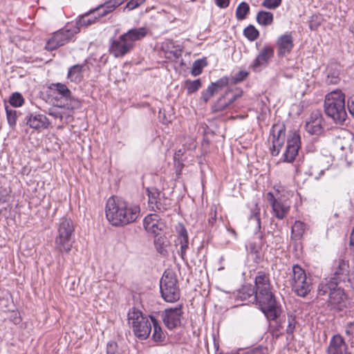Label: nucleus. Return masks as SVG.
I'll list each match as a JSON object with an SVG mask.
<instances>
[{"mask_svg": "<svg viewBox=\"0 0 354 354\" xmlns=\"http://www.w3.org/2000/svg\"><path fill=\"white\" fill-rule=\"evenodd\" d=\"M256 19L259 25L268 26L273 23L274 16L270 12L261 10L257 12Z\"/></svg>", "mask_w": 354, "mask_h": 354, "instance_id": "obj_27", "label": "nucleus"}, {"mask_svg": "<svg viewBox=\"0 0 354 354\" xmlns=\"http://www.w3.org/2000/svg\"><path fill=\"white\" fill-rule=\"evenodd\" d=\"M143 225L147 232L154 236L158 235L165 227V223L156 214L147 215L144 218Z\"/></svg>", "mask_w": 354, "mask_h": 354, "instance_id": "obj_19", "label": "nucleus"}, {"mask_svg": "<svg viewBox=\"0 0 354 354\" xmlns=\"http://www.w3.org/2000/svg\"><path fill=\"white\" fill-rule=\"evenodd\" d=\"M340 78L339 77V74L337 72H333L331 73H328L326 82L327 84H337L339 82Z\"/></svg>", "mask_w": 354, "mask_h": 354, "instance_id": "obj_51", "label": "nucleus"}, {"mask_svg": "<svg viewBox=\"0 0 354 354\" xmlns=\"http://www.w3.org/2000/svg\"><path fill=\"white\" fill-rule=\"evenodd\" d=\"M73 111H66L64 110H63V115H64V120L68 123L71 121H72L73 120Z\"/></svg>", "mask_w": 354, "mask_h": 354, "instance_id": "obj_59", "label": "nucleus"}, {"mask_svg": "<svg viewBox=\"0 0 354 354\" xmlns=\"http://www.w3.org/2000/svg\"><path fill=\"white\" fill-rule=\"evenodd\" d=\"M153 316L146 317L136 308H132L128 313V319L133 334L140 340H145L149 336L152 326L155 322Z\"/></svg>", "mask_w": 354, "mask_h": 354, "instance_id": "obj_6", "label": "nucleus"}, {"mask_svg": "<svg viewBox=\"0 0 354 354\" xmlns=\"http://www.w3.org/2000/svg\"><path fill=\"white\" fill-rule=\"evenodd\" d=\"M207 65L205 59L196 60L192 65L191 73L193 76H198L202 73L203 68Z\"/></svg>", "mask_w": 354, "mask_h": 354, "instance_id": "obj_37", "label": "nucleus"}, {"mask_svg": "<svg viewBox=\"0 0 354 354\" xmlns=\"http://www.w3.org/2000/svg\"><path fill=\"white\" fill-rule=\"evenodd\" d=\"M48 88L53 91L54 93H57L60 95L65 100L71 97L72 93L67 86L62 83H52L48 86Z\"/></svg>", "mask_w": 354, "mask_h": 354, "instance_id": "obj_26", "label": "nucleus"}, {"mask_svg": "<svg viewBox=\"0 0 354 354\" xmlns=\"http://www.w3.org/2000/svg\"><path fill=\"white\" fill-rule=\"evenodd\" d=\"M267 201L270 203L274 216L279 219H283L290 210V201L287 199L276 198L274 194L268 192L266 195Z\"/></svg>", "mask_w": 354, "mask_h": 354, "instance_id": "obj_14", "label": "nucleus"}, {"mask_svg": "<svg viewBox=\"0 0 354 354\" xmlns=\"http://www.w3.org/2000/svg\"><path fill=\"white\" fill-rule=\"evenodd\" d=\"M319 24H315L313 23V21H311L309 24V27L311 30H315L317 26H318Z\"/></svg>", "mask_w": 354, "mask_h": 354, "instance_id": "obj_64", "label": "nucleus"}, {"mask_svg": "<svg viewBox=\"0 0 354 354\" xmlns=\"http://www.w3.org/2000/svg\"><path fill=\"white\" fill-rule=\"evenodd\" d=\"M230 82V78L227 77H223L218 80L215 82H212L210 85L214 86V89L216 92H217L218 90L222 89L223 88L225 87L228 85Z\"/></svg>", "mask_w": 354, "mask_h": 354, "instance_id": "obj_47", "label": "nucleus"}, {"mask_svg": "<svg viewBox=\"0 0 354 354\" xmlns=\"http://www.w3.org/2000/svg\"><path fill=\"white\" fill-rule=\"evenodd\" d=\"M317 295L328 297V304L331 308L341 311L347 308L348 296L335 281L322 280L317 287Z\"/></svg>", "mask_w": 354, "mask_h": 354, "instance_id": "obj_3", "label": "nucleus"}, {"mask_svg": "<svg viewBox=\"0 0 354 354\" xmlns=\"http://www.w3.org/2000/svg\"><path fill=\"white\" fill-rule=\"evenodd\" d=\"M239 96V94L233 93L232 90L227 89L225 94L220 97L212 106V111L220 112L224 111L232 104Z\"/></svg>", "mask_w": 354, "mask_h": 354, "instance_id": "obj_21", "label": "nucleus"}, {"mask_svg": "<svg viewBox=\"0 0 354 354\" xmlns=\"http://www.w3.org/2000/svg\"><path fill=\"white\" fill-rule=\"evenodd\" d=\"M249 221L250 225L254 223V232L257 234L261 230V219H260V211L259 209L256 207L252 210V214L249 217Z\"/></svg>", "mask_w": 354, "mask_h": 354, "instance_id": "obj_35", "label": "nucleus"}, {"mask_svg": "<svg viewBox=\"0 0 354 354\" xmlns=\"http://www.w3.org/2000/svg\"><path fill=\"white\" fill-rule=\"evenodd\" d=\"M288 326L286 328V333L288 335L292 334L295 329L296 319L295 316L292 314H288L287 317Z\"/></svg>", "mask_w": 354, "mask_h": 354, "instance_id": "obj_48", "label": "nucleus"}, {"mask_svg": "<svg viewBox=\"0 0 354 354\" xmlns=\"http://www.w3.org/2000/svg\"><path fill=\"white\" fill-rule=\"evenodd\" d=\"M349 248L351 251L354 253V226L350 236Z\"/></svg>", "mask_w": 354, "mask_h": 354, "instance_id": "obj_62", "label": "nucleus"}, {"mask_svg": "<svg viewBox=\"0 0 354 354\" xmlns=\"http://www.w3.org/2000/svg\"><path fill=\"white\" fill-rule=\"evenodd\" d=\"M9 102L14 107H19L24 103V99L21 93L16 92L10 97Z\"/></svg>", "mask_w": 354, "mask_h": 354, "instance_id": "obj_44", "label": "nucleus"}, {"mask_svg": "<svg viewBox=\"0 0 354 354\" xmlns=\"http://www.w3.org/2000/svg\"><path fill=\"white\" fill-rule=\"evenodd\" d=\"M216 210H211L210 218H209V223L212 225L216 222Z\"/></svg>", "mask_w": 354, "mask_h": 354, "instance_id": "obj_61", "label": "nucleus"}, {"mask_svg": "<svg viewBox=\"0 0 354 354\" xmlns=\"http://www.w3.org/2000/svg\"><path fill=\"white\" fill-rule=\"evenodd\" d=\"M216 93L214 86L209 85L205 90L201 93V98L205 102H207Z\"/></svg>", "mask_w": 354, "mask_h": 354, "instance_id": "obj_50", "label": "nucleus"}, {"mask_svg": "<svg viewBox=\"0 0 354 354\" xmlns=\"http://www.w3.org/2000/svg\"><path fill=\"white\" fill-rule=\"evenodd\" d=\"M74 36V32L69 29H61L55 32L48 40L46 49L50 51L64 46L69 42Z\"/></svg>", "mask_w": 354, "mask_h": 354, "instance_id": "obj_9", "label": "nucleus"}, {"mask_svg": "<svg viewBox=\"0 0 354 354\" xmlns=\"http://www.w3.org/2000/svg\"><path fill=\"white\" fill-rule=\"evenodd\" d=\"M250 12L249 4L245 1L239 4L236 10V17L238 20H243Z\"/></svg>", "mask_w": 354, "mask_h": 354, "instance_id": "obj_36", "label": "nucleus"}, {"mask_svg": "<svg viewBox=\"0 0 354 354\" xmlns=\"http://www.w3.org/2000/svg\"><path fill=\"white\" fill-rule=\"evenodd\" d=\"M177 279L171 271H165L160 281L162 297L167 302H175L180 298V290Z\"/></svg>", "mask_w": 354, "mask_h": 354, "instance_id": "obj_8", "label": "nucleus"}, {"mask_svg": "<svg viewBox=\"0 0 354 354\" xmlns=\"http://www.w3.org/2000/svg\"><path fill=\"white\" fill-rule=\"evenodd\" d=\"M269 139L272 140V147L270 148L271 154L276 156L279 153L280 150L285 142V128L279 125H273Z\"/></svg>", "mask_w": 354, "mask_h": 354, "instance_id": "obj_13", "label": "nucleus"}, {"mask_svg": "<svg viewBox=\"0 0 354 354\" xmlns=\"http://www.w3.org/2000/svg\"><path fill=\"white\" fill-rule=\"evenodd\" d=\"M114 10V8L111 5V3L109 1H106L104 4L100 5L92 10L93 14H95L97 19H100L113 12Z\"/></svg>", "mask_w": 354, "mask_h": 354, "instance_id": "obj_31", "label": "nucleus"}, {"mask_svg": "<svg viewBox=\"0 0 354 354\" xmlns=\"http://www.w3.org/2000/svg\"><path fill=\"white\" fill-rule=\"evenodd\" d=\"M215 3L221 8H226L230 4V0H215Z\"/></svg>", "mask_w": 354, "mask_h": 354, "instance_id": "obj_58", "label": "nucleus"}, {"mask_svg": "<svg viewBox=\"0 0 354 354\" xmlns=\"http://www.w3.org/2000/svg\"><path fill=\"white\" fill-rule=\"evenodd\" d=\"M147 195L149 197V204L151 207L154 209V205L160 200L162 196V193L156 187H148L147 189Z\"/></svg>", "mask_w": 354, "mask_h": 354, "instance_id": "obj_34", "label": "nucleus"}, {"mask_svg": "<svg viewBox=\"0 0 354 354\" xmlns=\"http://www.w3.org/2000/svg\"><path fill=\"white\" fill-rule=\"evenodd\" d=\"M335 146L337 149L345 153V158L348 153H352L351 139L350 138H337L335 142Z\"/></svg>", "mask_w": 354, "mask_h": 354, "instance_id": "obj_28", "label": "nucleus"}, {"mask_svg": "<svg viewBox=\"0 0 354 354\" xmlns=\"http://www.w3.org/2000/svg\"><path fill=\"white\" fill-rule=\"evenodd\" d=\"M245 354H263V348L261 347H257L247 351Z\"/></svg>", "mask_w": 354, "mask_h": 354, "instance_id": "obj_60", "label": "nucleus"}, {"mask_svg": "<svg viewBox=\"0 0 354 354\" xmlns=\"http://www.w3.org/2000/svg\"><path fill=\"white\" fill-rule=\"evenodd\" d=\"M258 237L260 239V243L259 244L257 245L256 243H252L250 244V250L252 252L257 253L259 252V250L261 248L262 246L265 245L268 246L267 242L266 241V234H263L261 233L258 235Z\"/></svg>", "mask_w": 354, "mask_h": 354, "instance_id": "obj_46", "label": "nucleus"}, {"mask_svg": "<svg viewBox=\"0 0 354 354\" xmlns=\"http://www.w3.org/2000/svg\"><path fill=\"white\" fill-rule=\"evenodd\" d=\"M98 20L97 16L93 14V10H91L89 12L80 17L77 21V24L78 26H88L95 24Z\"/></svg>", "mask_w": 354, "mask_h": 354, "instance_id": "obj_30", "label": "nucleus"}, {"mask_svg": "<svg viewBox=\"0 0 354 354\" xmlns=\"http://www.w3.org/2000/svg\"><path fill=\"white\" fill-rule=\"evenodd\" d=\"M146 0H130L127 3L126 8H128L129 10H133L143 3Z\"/></svg>", "mask_w": 354, "mask_h": 354, "instance_id": "obj_54", "label": "nucleus"}, {"mask_svg": "<svg viewBox=\"0 0 354 354\" xmlns=\"http://www.w3.org/2000/svg\"><path fill=\"white\" fill-rule=\"evenodd\" d=\"M306 230V225L304 223L297 221L292 226L291 238L295 240H299L301 238Z\"/></svg>", "mask_w": 354, "mask_h": 354, "instance_id": "obj_32", "label": "nucleus"}, {"mask_svg": "<svg viewBox=\"0 0 354 354\" xmlns=\"http://www.w3.org/2000/svg\"><path fill=\"white\" fill-rule=\"evenodd\" d=\"M300 147V137L294 133L287 141L286 149L283 153V161L292 162L298 153Z\"/></svg>", "mask_w": 354, "mask_h": 354, "instance_id": "obj_20", "label": "nucleus"}, {"mask_svg": "<svg viewBox=\"0 0 354 354\" xmlns=\"http://www.w3.org/2000/svg\"><path fill=\"white\" fill-rule=\"evenodd\" d=\"M182 306L165 309L162 314V318L165 326L168 329H174L180 326L183 317Z\"/></svg>", "mask_w": 354, "mask_h": 354, "instance_id": "obj_11", "label": "nucleus"}, {"mask_svg": "<svg viewBox=\"0 0 354 354\" xmlns=\"http://www.w3.org/2000/svg\"><path fill=\"white\" fill-rule=\"evenodd\" d=\"M282 0H263L261 6L267 9L274 10L281 6Z\"/></svg>", "mask_w": 354, "mask_h": 354, "instance_id": "obj_49", "label": "nucleus"}, {"mask_svg": "<svg viewBox=\"0 0 354 354\" xmlns=\"http://www.w3.org/2000/svg\"><path fill=\"white\" fill-rule=\"evenodd\" d=\"M248 75V73L245 71H241L237 73L232 79L234 84H237L243 81Z\"/></svg>", "mask_w": 354, "mask_h": 354, "instance_id": "obj_53", "label": "nucleus"}, {"mask_svg": "<svg viewBox=\"0 0 354 354\" xmlns=\"http://www.w3.org/2000/svg\"><path fill=\"white\" fill-rule=\"evenodd\" d=\"M63 109L64 106H54L48 110V113L49 115H51L56 119H59L60 122H63L64 117L63 115Z\"/></svg>", "mask_w": 354, "mask_h": 354, "instance_id": "obj_45", "label": "nucleus"}, {"mask_svg": "<svg viewBox=\"0 0 354 354\" xmlns=\"http://www.w3.org/2000/svg\"><path fill=\"white\" fill-rule=\"evenodd\" d=\"M67 102L63 105L64 108H66L68 111H73L75 109H80L81 107V102L71 95V97H68V100H66Z\"/></svg>", "mask_w": 354, "mask_h": 354, "instance_id": "obj_43", "label": "nucleus"}, {"mask_svg": "<svg viewBox=\"0 0 354 354\" xmlns=\"http://www.w3.org/2000/svg\"><path fill=\"white\" fill-rule=\"evenodd\" d=\"M178 241L180 245L181 258L185 259L189 245L187 232L185 228H183L179 232Z\"/></svg>", "mask_w": 354, "mask_h": 354, "instance_id": "obj_29", "label": "nucleus"}, {"mask_svg": "<svg viewBox=\"0 0 354 354\" xmlns=\"http://www.w3.org/2000/svg\"><path fill=\"white\" fill-rule=\"evenodd\" d=\"M201 85L200 80H187L185 82V87L189 94L196 92L201 87Z\"/></svg>", "mask_w": 354, "mask_h": 354, "instance_id": "obj_40", "label": "nucleus"}, {"mask_svg": "<svg viewBox=\"0 0 354 354\" xmlns=\"http://www.w3.org/2000/svg\"><path fill=\"white\" fill-rule=\"evenodd\" d=\"M5 109L6 111V117L8 120V122L11 127H14L17 123V111L12 109H10L8 105L5 104Z\"/></svg>", "mask_w": 354, "mask_h": 354, "instance_id": "obj_41", "label": "nucleus"}, {"mask_svg": "<svg viewBox=\"0 0 354 354\" xmlns=\"http://www.w3.org/2000/svg\"><path fill=\"white\" fill-rule=\"evenodd\" d=\"M107 354H118V345L115 342H111L107 344Z\"/></svg>", "mask_w": 354, "mask_h": 354, "instance_id": "obj_55", "label": "nucleus"}, {"mask_svg": "<svg viewBox=\"0 0 354 354\" xmlns=\"http://www.w3.org/2000/svg\"><path fill=\"white\" fill-rule=\"evenodd\" d=\"M277 56L283 58L289 55L294 48V39L291 32L279 36L276 40Z\"/></svg>", "mask_w": 354, "mask_h": 354, "instance_id": "obj_15", "label": "nucleus"}, {"mask_svg": "<svg viewBox=\"0 0 354 354\" xmlns=\"http://www.w3.org/2000/svg\"><path fill=\"white\" fill-rule=\"evenodd\" d=\"M154 211L159 212H164L171 207V200L166 196L165 194L160 198V200L155 203Z\"/></svg>", "mask_w": 354, "mask_h": 354, "instance_id": "obj_33", "label": "nucleus"}, {"mask_svg": "<svg viewBox=\"0 0 354 354\" xmlns=\"http://www.w3.org/2000/svg\"><path fill=\"white\" fill-rule=\"evenodd\" d=\"M244 36L250 41L256 40L259 36V30L252 25H249L243 30Z\"/></svg>", "mask_w": 354, "mask_h": 354, "instance_id": "obj_39", "label": "nucleus"}, {"mask_svg": "<svg viewBox=\"0 0 354 354\" xmlns=\"http://www.w3.org/2000/svg\"><path fill=\"white\" fill-rule=\"evenodd\" d=\"M293 292L299 297H306L312 289V279L299 265L292 266L290 282Z\"/></svg>", "mask_w": 354, "mask_h": 354, "instance_id": "obj_7", "label": "nucleus"}, {"mask_svg": "<svg viewBox=\"0 0 354 354\" xmlns=\"http://www.w3.org/2000/svg\"><path fill=\"white\" fill-rule=\"evenodd\" d=\"M10 189L8 187L0 185V203L8 201Z\"/></svg>", "mask_w": 354, "mask_h": 354, "instance_id": "obj_52", "label": "nucleus"}, {"mask_svg": "<svg viewBox=\"0 0 354 354\" xmlns=\"http://www.w3.org/2000/svg\"><path fill=\"white\" fill-rule=\"evenodd\" d=\"M149 32V28L147 26L140 27L137 28H131L123 35L126 38L135 45V42L144 39Z\"/></svg>", "mask_w": 354, "mask_h": 354, "instance_id": "obj_23", "label": "nucleus"}, {"mask_svg": "<svg viewBox=\"0 0 354 354\" xmlns=\"http://www.w3.org/2000/svg\"><path fill=\"white\" fill-rule=\"evenodd\" d=\"M254 292L257 304L268 319H276L280 315L281 309L272 291L270 274L264 271H258L254 278Z\"/></svg>", "mask_w": 354, "mask_h": 354, "instance_id": "obj_1", "label": "nucleus"}, {"mask_svg": "<svg viewBox=\"0 0 354 354\" xmlns=\"http://www.w3.org/2000/svg\"><path fill=\"white\" fill-rule=\"evenodd\" d=\"M134 48L123 34L112 41L109 51L115 57H122L130 53Z\"/></svg>", "mask_w": 354, "mask_h": 354, "instance_id": "obj_12", "label": "nucleus"}, {"mask_svg": "<svg viewBox=\"0 0 354 354\" xmlns=\"http://www.w3.org/2000/svg\"><path fill=\"white\" fill-rule=\"evenodd\" d=\"M324 118L322 112L319 110L314 111L311 113L306 123V131L313 135H319L324 129Z\"/></svg>", "mask_w": 354, "mask_h": 354, "instance_id": "obj_16", "label": "nucleus"}, {"mask_svg": "<svg viewBox=\"0 0 354 354\" xmlns=\"http://www.w3.org/2000/svg\"><path fill=\"white\" fill-rule=\"evenodd\" d=\"M140 207L129 204L126 201L116 197H110L106 204V217L115 227L124 226L136 221L140 215Z\"/></svg>", "mask_w": 354, "mask_h": 354, "instance_id": "obj_2", "label": "nucleus"}, {"mask_svg": "<svg viewBox=\"0 0 354 354\" xmlns=\"http://www.w3.org/2000/svg\"><path fill=\"white\" fill-rule=\"evenodd\" d=\"M236 297L242 301H255L257 304L256 293L251 285L243 286L238 291Z\"/></svg>", "mask_w": 354, "mask_h": 354, "instance_id": "obj_24", "label": "nucleus"}, {"mask_svg": "<svg viewBox=\"0 0 354 354\" xmlns=\"http://www.w3.org/2000/svg\"><path fill=\"white\" fill-rule=\"evenodd\" d=\"M325 354H350L348 345L342 335L337 334L330 338Z\"/></svg>", "mask_w": 354, "mask_h": 354, "instance_id": "obj_18", "label": "nucleus"}, {"mask_svg": "<svg viewBox=\"0 0 354 354\" xmlns=\"http://www.w3.org/2000/svg\"><path fill=\"white\" fill-rule=\"evenodd\" d=\"M274 52L273 47L270 45H266L261 48L257 56L250 65L252 70L254 72H259L267 67L270 61L274 56Z\"/></svg>", "mask_w": 354, "mask_h": 354, "instance_id": "obj_10", "label": "nucleus"}, {"mask_svg": "<svg viewBox=\"0 0 354 354\" xmlns=\"http://www.w3.org/2000/svg\"><path fill=\"white\" fill-rule=\"evenodd\" d=\"M304 173L315 179H319L324 174V170L321 169L317 164L311 165L308 169L306 170Z\"/></svg>", "mask_w": 354, "mask_h": 354, "instance_id": "obj_42", "label": "nucleus"}, {"mask_svg": "<svg viewBox=\"0 0 354 354\" xmlns=\"http://www.w3.org/2000/svg\"><path fill=\"white\" fill-rule=\"evenodd\" d=\"M75 224L66 217H62L57 226L55 248L59 253H69L73 248Z\"/></svg>", "mask_w": 354, "mask_h": 354, "instance_id": "obj_5", "label": "nucleus"}, {"mask_svg": "<svg viewBox=\"0 0 354 354\" xmlns=\"http://www.w3.org/2000/svg\"><path fill=\"white\" fill-rule=\"evenodd\" d=\"M354 322H349L346 324L345 333L348 336H353L354 334L353 330Z\"/></svg>", "mask_w": 354, "mask_h": 354, "instance_id": "obj_57", "label": "nucleus"}, {"mask_svg": "<svg viewBox=\"0 0 354 354\" xmlns=\"http://www.w3.org/2000/svg\"><path fill=\"white\" fill-rule=\"evenodd\" d=\"M347 109L349 114L354 118V95L348 98Z\"/></svg>", "mask_w": 354, "mask_h": 354, "instance_id": "obj_56", "label": "nucleus"}, {"mask_svg": "<svg viewBox=\"0 0 354 354\" xmlns=\"http://www.w3.org/2000/svg\"><path fill=\"white\" fill-rule=\"evenodd\" d=\"M125 0H109L108 1L111 5L115 9L117 7L120 6Z\"/></svg>", "mask_w": 354, "mask_h": 354, "instance_id": "obj_63", "label": "nucleus"}, {"mask_svg": "<svg viewBox=\"0 0 354 354\" xmlns=\"http://www.w3.org/2000/svg\"><path fill=\"white\" fill-rule=\"evenodd\" d=\"M84 67V66L83 64H75L70 67L68 71L67 78L73 82H80L83 79Z\"/></svg>", "mask_w": 354, "mask_h": 354, "instance_id": "obj_25", "label": "nucleus"}, {"mask_svg": "<svg viewBox=\"0 0 354 354\" xmlns=\"http://www.w3.org/2000/svg\"><path fill=\"white\" fill-rule=\"evenodd\" d=\"M348 274V262L344 259H338L334 263V271L332 276L325 279L335 281L337 284H338L341 281H349Z\"/></svg>", "mask_w": 354, "mask_h": 354, "instance_id": "obj_17", "label": "nucleus"}, {"mask_svg": "<svg viewBox=\"0 0 354 354\" xmlns=\"http://www.w3.org/2000/svg\"><path fill=\"white\" fill-rule=\"evenodd\" d=\"M153 332L152 334V338L155 342H162L165 335L156 319H155V322L153 324Z\"/></svg>", "mask_w": 354, "mask_h": 354, "instance_id": "obj_38", "label": "nucleus"}, {"mask_svg": "<svg viewBox=\"0 0 354 354\" xmlns=\"http://www.w3.org/2000/svg\"><path fill=\"white\" fill-rule=\"evenodd\" d=\"M324 112L337 124H343L347 118L345 95L341 90H335L325 96Z\"/></svg>", "mask_w": 354, "mask_h": 354, "instance_id": "obj_4", "label": "nucleus"}, {"mask_svg": "<svg viewBox=\"0 0 354 354\" xmlns=\"http://www.w3.org/2000/svg\"><path fill=\"white\" fill-rule=\"evenodd\" d=\"M27 125L30 128L39 130L46 129L49 125L48 119L42 114H30L25 118Z\"/></svg>", "mask_w": 354, "mask_h": 354, "instance_id": "obj_22", "label": "nucleus"}]
</instances>
